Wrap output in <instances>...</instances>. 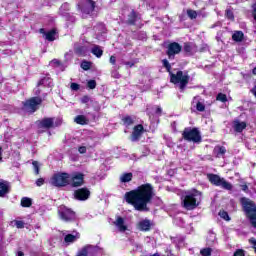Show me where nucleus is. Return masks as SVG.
<instances>
[{
	"label": "nucleus",
	"mask_w": 256,
	"mask_h": 256,
	"mask_svg": "<svg viewBox=\"0 0 256 256\" xmlns=\"http://www.w3.org/2000/svg\"><path fill=\"white\" fill-rule=\"evenodd\" d=\"M153 186L151 184H143L136 190L129 192V203L133 205L136 211H149V203L153 201L154 197Z\"/></svg>",
	"instance_id": "nucleus-1"
},
{
	"label": "nucleus",
	"mask_w": 256,
	"mask_h": 256,
	"mask_svg": "<svg viewBox=\"0 0 256 256\" xmlns=\"http://www.w3.org/2000/svg\"><path fill=\"white\" fill-rule=\"evenodd\" d=\"M162 65L168 73H170L171 83H174V85L179 84L181 91H185V87H187V84L189 83V75L183 74V71H178L176 74H173L171 72V64L167 59L162 60Z\"/></svg>",
	"instance_id": "nucleus-2"
},
{
	"label": "nucleus",
	"mask_w": 256,
	"mask_h": 256,
	"mask_svg": "<svg viewBox=\"0 0 256 256\" xmlns=\"http://www.w3.org/2000/svg\"><path fill=\"white\" fill-rule=\"evenodd\" d=\"M200 204L201 192L197 190L185 192V194L182 196V205L187 211H193V209H197Z\"/></svg>",
	"instance_id": "nucleus-3"
},
{
	"label": "nucleus",
	"mask_w": 256,
	"mask_h": 256,
	"mask_svg": "<svg viewBox=\"0 0 256 256\" xmlns=\"http://www.w3.org/2000/svg\"><path fill=\"white\" fill-rule=\"evenodd\" d=\"M71 182V175L65 172H59L53 175L51 178V183L54 187H67Z\"/></svg>",
	"instance_id": "nucleus-4"
},
{
	"label": "nucleus",
	"mask_w": 256,
	"mask_h": 256,
	"mask_svg": "<svg viewBox=\"0 0 256 256\" xmlns=\"http://www.w3.org/2000/svg\"><path fill=\"white\" fill-rule=\"evenodd\" d=\"M208 181L215 185L216 187H221L226 191H231L233 189V184L229 183L225 180V178H221L219 175L216 174H208L207 175Z\"/></svg>",
	"instance_id": "nucleus-5"
},
{
	"label": "nucleus",
	"mask_w": 256,
	"mask_h": 256,
	"mask_svg": "<svg viewBox=\"0 0 256 256\" xmlns=\"http://www.w3.org/2000/svg\"><path fill=\"white\" fill-rule=\"evenodd\" d=\"M183 139L185 141H190L192 143H201V132L197 128H185L182 133Z\"/></svg>",
	"instance_id": "nucleus-6"
},
{
	"label": "nucleus",
	"mask_w": 256,
	"mask_h": 256,
	"mask_svg": "<svg viewBox=\"0 0 256 256\" xmlns=\"http://www.w3.org/2000/svg\"><path fill=\"white\" fill-rule=\"evenodd\" d=\"M243 207L251 225L256 228V204L252 201H245Z\"/></svg>",
	"instance_id": "nucleus-7"
},
{
	"label": "nucleus",
	"mask_w": 256,
	"mask_h": 256,
	"mask_svg": "<svg viewBox=\"0 0 256 256\" xmlns=\"http://www.w3.org/2000/svg\"><path fill=\"white\" fill-rule=\"evenodd\" d=\"M42 102L43 100L41 98L33 97L24 102L23 111L26 113H35V111L39 109V105H41Z\"/></svg>",
	"instance_id": "nucleus-8"
},
{
	"label": "nucleus",
	"mask_w": 256,
	"mask_h": 256,
	"mask_svg": "<svg viewBox=\"0 0 256 256\" xmlns=\"http://www.w3.org/2000/svg\"><path fill=\"white\" fill-rule=\"evenodd\" d=\"M58 215L62 221L69 223L71 221H75L76 216L73 210L67 208V206H60L58 208Z\"/></svg>",
	"instance_id": "nucleus-9"
},
{
	"label": "nucleus",
	"mask_w": 256,
	"mask_h": 256,
	"mask_svg": "<svg viewBox=\"0 0 256 256\" xmlns=\"http://www.w3.org/2000/svg\"><path fill=\"white\" fill-rule=\"evenodd\" d=\"M81 13L82 15H93V11H95V1L92 0H85L81 6Z\"/></svg>",
	"instance_id": "nucleus-10"
},
{
	"label": "nucleus",
	"mask_w": 256,
	"mask_h": 256,
	"mask_svg": "<svg viewBox=\"0 0 256 256\" xmlns=\"http://www.w3.org/2000/svg\"><path fill=\"white\" fill-rule=\"evenodd\" d=\"M129 25H134L138 29L143 27V20L141 19V14L137 13L135 10H132L129 18Z\"/></svg>",
	"instance_id": "nucleus-11"
},
{
	"label": "nucleus",
	"mask_w": 256,
	"mask_h": 256,
	"mask_svg": "<svg viewBox=\"0 0 256 256\" xmlns=\"http://www.w3.org/2000/svg\"><path fill=\"white\" fill-rule=\"evenodd\" d=\"M143 133H145V128L143 127V125L138 124L134 126L132 135H131V141H133V143H137V141H141V137H143Z\"/></svg>",
	"instance_id": "nucleus-12"
},
{
	"label": "nucleus",
	"mask_w": 256,
	"mask_h": 256,
	"mask_svg": "<svg viewBox=\"0 0 256 256\" xmlns=\"http://www.w3.org/2000/svg\"><path fill=\"white\" fill-rule=\"evenodd\" d=\"M53 80L50 77H44L39 82L37 87L34 89L35 95L41 94V87H52Z\"/></svg>",
	"instance_id": "nucleus-13"
},
{
	"label": "nucleus",
	"mask_w": 256,
	"mask_h": 256,
	"mask_svg": "<svg viewBox=\"0 0 256 256\" xmlns=\"http://www.w3.org/2000/svg\"><path fill=\"white\" fill-rule=\"evenodd\" d=\"M90 195L91 192L87 188H80L74 191V197L78 201H87Z\"/></svg>",
	"instance_id": "nucleus-14"
},
{
	"label": "nucleus",
	"mask_w": 256,
	"mask_h": 256,
	"mask_svg": "<svg viewBox=\"0 0 256 256\" xmlns=\"http://www.w3.org/2000/svg\"><path fill=\"white\" fill-rule=\"evenodd\" d=\"M181 53V45H179V43L174 42L169 44L168 46V50H167V55L169 57V59H173L175 57V55Z\"/></svg>",
	"instance_id": "nucleus-15"
},
{
	"label": "nucleus",
	"mask_w": 256,
	"mask_h": 256,
	"mask_svg": "<svg viewBox=\"0 0 256 256\" xmlns=\"http://www.w3.org/2000/svg\"><path fill=\"white\" fill-rule=\"evenodd\" d=\"M84 176L81 173L73 174L72 177H70V184L72 187H81L83 185Z\"/></svg>",
	"instance_id": "nucleus-16"
},
{
	"label": "nucleus",
	"mask_w": 256,
	"mask_h": 256,
	"mask_svg": "<svg viewBox=\"0 0 256 256\" xmlns=\"http://www.w3.org/2000/svg\"><path fill=\"white\" fill-rule=\"evenodd\" d=\"M11 191V183L0 179V197H5V195H9Z\"/></svg>",
	"instance_id": "nucleus-17"
},
{
	"label": "nucleus",
	"mask_w": 256,
	"mask_h": 256,
	"mask_svg": "<svg viewBox=\"0 0 256 256\" xmlns=\"http://www.w3.org/2000/svg\"><path fill=\"white\" fill-rule=\"evenodd\" d=\"M81 235L77 231H73L71 234H66L64 237V243L66 245H71V243H75L77 239H79Z\"/></svg>",
	"instance_id": "nucleus-18"
},
{
	"label": "nucleus",
	"mask_w": 256,
	"mask_h": 256,
	"mask_svg": "<svg viewBox=\"0 0 256 256\" xmlns=\"http://www.w3.org/2000/svg\"><path fill=\"white\" fill-rule=\"evenodd\" d=\"M88 255L95 256V255H105L103 248L99 246H93L88 244Z\"/></svg>",
	"instance_id": "nucleus-19"
},
{
	"label": "nucleus",
	"mask_w": 256,
	"mask_h": 256,
	"mask_svg": "<svg viewBox=\"0 0 256 256\" xmlns=\"http://www.w3.org/2000/svg\"><path fill=\"white\" fill-rule=\"evenodd\" d=\"M114 225L120 233H125V231H127L125 219H123L122 217H117L116 221H114Z\"/></svg>",
	"instance_id": "nucleus-20"
},
{
	"label": "nucleus",
	"mask_w": 256,
	"mask_h": 256,
	"mask_svg": "<svg viewBox=\"0 0 256 256\" xmlns=\"http://www.w3.org/2000/svg\"><path fill=\"white\" fill-rule=\"evenodd\" d=\"M74 53L78 57H85L87 55V46H83L81 44H75Z\"/></svg>",
	"instance_id": "nucleus-21"
},
{
	"label": "nucleus",
	"mask_w": 256,
	"mask_h": 256,
	"mask_svg": "<svg viewBox=\"0 0 256 256\" xmlns=\"http://www.w3.org/2000/svg\"><path fill=\"white\" fill-rule=\"evenodd\" d=\"M40 33L44 35L46 41H55V35H57L55 29L46 32L45 29L41 28Z\"/></svg>",
	"instance_id": "nucleus-22"
},
{
	"label": "nucleus",
	"mask_w": 256,
	"mask_h": 256,
	"mask_svg": "<svg viewBox=\"0 0 256 256\" xmlns=\"http://www.w3.org/2000/svg\"><path fill=\"white\" fill-rule=\"evenodd\" d=\"M247 128V123L241 122L239 120H234L233 129L236 133H243V130Z\"/></svg>",
	"instance_id": "nucleus-23"
},
{
	"label": "nucleus",
	"mask_w": 256,
	"mask_h": 256,
	"mask_svg": "<svg viewBox=\"0 0 256 256\" xmlns=\"http://www.w3.org/2000/svg\"><path fill=\"white\" fill-rule=\"evenodd\" d=\"M225 153H227V149L224 146H215L213 150V154L218 159H221V157H225Z\"/></svg>",
	"instance_id": "nucleus-24"
},
{
	"label": "nucleus",
	"mask_w": 256,
	"mask_h": 256,
	"mask_svg": "<svg viewBox=\"0 0 256 256\" xmlns=\"http://www.w3.org/2000/svg\"><path fill=\"white\" fill-rule=\"evenodd\" d=\"M184 51L188 55H194V53H197V45L193 43H185L184 44Z\"/></svg>",
	"instance_id": "nucleus-25"
},
{
	"label": "nucleus",
	"mask_w": 256,
	"mask_h": 256,
	"mask_svg": "<svg viewBox=\"0 0 256 256\" xmlns=\"http://www.w3.org/2000/svg\"><path fill=\"white\" fill-rule=\"evenodd\" d=\"M193 107H195L196 111L203 112L205 111V104L201 101H199V97H194L192 101Z\"/></svg>",
	"instance_id": "nucleus-26"
},
{
	"label": "nucleus",
	"mask_w": 256,
	"mask_h": 256,
	"mask_svg": "<svg viewBox=\"0 0 256 256\" xmlns=\"http://www.w3.org/2000/svg\"><path fill=\"white\" fill-rule=\"evenodd\" d=\"M140 231H149L151 229V221L145 219L141 220L138 224Z\"/></svg>",
	"instance_id": "nucleus-27"
},
{
	"label": "nucleus",
	"mask_w": 256,
	"mask_h": 256,
	"mask_svg": "<svg viewBox=\"0 0 256 256\" xmlns=\"http://www.w3.org/2000/svg\"><path fill=\"white\" fill-rule=\"evenodd\" d=\"M92 55H95L98 59H101L103 57V49L99 45H94L91 49Z\"/></svg>",
	"instance_id": "nucleus-28"
},
{
	"label": "nucleus",
	"mask_w": 256,
	"mask_h": 256,
	"mask_svg": "<svg viewBox=\"0 0 256 256\" xmlns=\"http://www.w3.org/2000/svg\"><path fill=\"white\" fill-rule=\"evenodd\" d=\"M40 127H43L44 129H51V127H53V118H45L40 121Z\"/></svg>",
	"instance_id": "nucleus-29"
},
{
	"label": "nucleus",
	"mask_w": 256,
	"mask_h": 256,
	"mask_svg": "<svg viewBox=\"0 0 256 256\" xmlns=\"http://www.w3.org/2000/svg\"><path fill=\"white\" fill-rule=\"evenodd\" d=\"M244 37H245V34H243V31H236L232 35V39L236 43H241V41H243Z\"/></svg>",
	"instance_id": "nucleus-30"
},
{
	"label": "nucleus",
	"mask_w": 256,
	"mask_h": 256,
	"mask_svg": "<svg viewBox=\"0 0 256 256\" xmlns=\"http://www.w3.org/2000/svg\"><path fill=\"white\" fill-rule=\"evenodd\" d=\"M74 121L77 123V125H87V123H89V120L85 115L76 116Z\"/></svg>",
	"instance_id": "nucleus-31"
},
{
	"label": "nucleus",
	"mask_w": 256,
	"mask_h": 256,
	"mask_svg": "<svg viewBox=\"0 0 256 256\" xmlns=\"http://www.w3.org/2000/svg\"><path fill=\"white\" fill-rule=\"evenodd\" d=\"M120 187L125 189V183H129V173H125L120 177Z\"/></svg>",
	"instance_id": "nucleus-32"
},
{
	"label": "nucleus",
	"mask_w": 256,
	"mask_h": 256,
	"mask_svg": "<svg viewBox=\"0 0 256 256\" xmlns=\"http://www.w3.org/2000/svg\"><path fill=\"white\" fill-rule=\"evenodd\" d=\"M67 11H69V3L62 4L59 9L60 15H62L63 17H66Z\"/></svg>",
	"instance_id": "nucleus-33"
},
{
	"label": "nucleus",
	"mask_w": 256,
	"mask_h": 256,
	"mask_svg": "<svg viewBox=\"0 0 256 256\" xmlns=\"http://www.w3.org/2000/svg\"><path fill=\"white\" fill-rule=\"evenodd\" d=\"M33 205V201L29 197H23L21 199V206L22 207H31Z\"/></svg>",
	"instance_id": "nucleus-34"
},
{
	"label": "nucleus",
	"mask_w": 256,
	"mask_h": 256,
	"mask_svg": "<svg viewBox=\"0 0 256 256\" xmlns=\"http://www.w3.org/2000/svg\"><path fill=\"white\" fill-rule=\"evenodd\" d=\"M89 255V246L86 245L78 250L77 256H88Z\"/></svg>",
	"instance_id": "nucleus-35"
},
{
	"label": "nucleus",
	"mask_w": 256,
	"mask_h": 256,
	"mask_svg": "<svg viewBox=\"0 0 256 256\" xmlns=\"http://www.w3.org/2000/svg\"><path fill=\"white\" fill-rule=\"evenodd\" d=\"M215 241H217V236L215 235V233L210 232L207 238L208 245H211V243H215Z\"/></svg>",
	"instance_id": "nucleus-36"
},
{
	"label": "nucleus",
	"mask_w": 256,
	"mask_h": 256,
	"mask_svg": "<svg viewBox=\"0 0 256 256\" xmlns=\"http://www.w3.org/2000/svg\"><path fill=\"white\" fill-rule=\"evenodd\" d=\"M174 223L175 225H178V227H185V220L181 217H176Z\"/></svg>",
	"instance_id": "nucleus-37"
},
{
	"label": "nucleus",
	"mask_w": 256,
	"mask_h": 256,
	"mask_svg": "<svg viewBox=\"0 0 256 256\" xmlns=\"http://www.w3.org/2000/svg\"><path fill=\"white\" fill-rule=\"evenodd\" d=\"M219 217H221V219H224V221H231L229 213H227L225 210L219 212Z\"/></svg>",
	"instance_id": "nucleus-38"
},
{
	"label": "nucleus",
	"mask_w": 256,
	"mask_h": 256,
	"mask_svg": "<svg viewBox=\"0 0 256 256\" xmlns=\"http://www.w3.org/2000/svg\"><path fill=\"white\" fill-rule=\"evenodd\" d=\"M216 101H221V103H227V95H225L223 93H219L216 96Z\"/></svg>",
	"instance_id": "nucleus-39"
},
{
	"label": "nucleus",
	"mask_w": 256,
	"mask_h": 256,
	"mask_svg": "<svg viewBox=\"0 0 256 256\" xmlns=\"http://www.w3.org/2000/svg\"><path fill=\"white\" fill-rule=\"evenodd\" d=\"M187 15L190 19H197V11L195 10H187Z\"/></svg>",
	"instance_id": "nucleus-40"
},
{
	"label": "nucleus",
	"mask_w": 256,
	"mask_h": 256,
	"mask_svg": "<svg viewBox=\"0 0 256 256\" xmlns=\"http://www.w3.org/2000/svg\"><path fill=\"white\" fill-rule=\"evenodd\" d=\"M211 251H213L211 248H204L200 250V254L202 256H211Z\"/></svg>",
	"instance_id": "nucleus-41"
},
{
	"label": "nucleus",
	"mask_w": 256,
	"mask_h": 256,
	"mask_svg": "<svg viewBox=\"0 0 256 256\" xmlns=\"http://www.w3.org/2000/svg\"><path fill=\"white\" fill-rule=\"evenodd\" d=\"M81 68L84 70V71H89V69H91V63L90 62H87V61H83L81 63Z\"/></svg>",
	"instance_id": "nucleus-42"
},
{
	"label": "nucleus",
	"mask_w": 256,
	"mask_h": 256,
	"mask_svg": "<svg viewBox=\"0 0 256 256\" xmlns=\"http://www.w3.org/2000/svg\"><path fill=\"white\" fill-rule=\"evenodd\" d=\"M32 166H33L35 175H39V171H40L39 162L33 161Z\"/></svg>",
	"instance_id": "nucleus-43"
},
{
	"label": "nucleus",
	"mask_w": 256,
	"mask_h": 256,
	"mask_svg": "<svg viewBox=\"0 0 256 256\" xmlns=\"http://www.w3.org/2000/svg\"><path fill=\"white\" fill-rule=\"evenodd\" d=\"M130 245L133 247V251H141V245L135 241H130Z\"/></svg>",
	"instance_id": "nucleus-44"
},
{
	"label": "nucleus",
	"mask_w": 256,
	"mask_h": 256,
	"mask_svg": "<svg viewBox=\"0 0 256 256\" xmlns=\"http://www.w3.org/2000/svg\"><path fill=\"white\" fill-rule=\"evenodd\" d=\"M14 225L17 227V229H23L25 227V222L16 220L14 221Z\"/></svg>",
	"instance_id": "nucleus-45"
},
{
	"label": "nucleus",
	"mask_w": 256,
	"mask_h": 256,
	"mask_svg": "<svg viewBox=\"0 0 256 256\" xmlns=\"http://www.w3.org/2000/svg\"><path fill=\"white\" fill-rule=\"evenodd\" d=\"M88 89H95L97 87V82L95 80H89L87 83Z\"/></svg>",
	"instance_id": "nucleus-46"
},
{
	"label": "nucleus",
	"mask_w": 256,
	"mask_h": 256,
	"mask_svg": "<svg viewBox=\"0 0 256 256\" xmlns=\"http://www.w3.org/2000/svg\"><path fill=\"white\" fill-rule=\"evenodd\" d=\"M172 241H173V243H176V245L178 246V247H180L182 244H183V238H172Z\"/></svg>",
	"instance_id": "nucleus-47"
},
{
	"label": "nucleus",
	"mask_w": 256,
	"mask_h": 256,
	"mask_svg": "<svg viewBox=\"0 0 256 256\" xmlns=\"http://www.w3.org/2000/svg\"><path fill=\"white\" fill-rule=\"evenodd\" d=\"M226 17L227 19H230V21H233V19H235V16L233 15V11L231 10H226Z\"/></svg>",
	"instance_id": "nucleus-48"
},
{
	"label": "nucleus",
	"mask_w": 256,
	"mask_h": 256,
	"mask_svg": "<svg viewBox=\"0 0 256 256\" xmlns=\"http://www.w3.org/2000/svg\"><path fill=\"white\" fill-rule=\"evenodd\" d=\"M50 65H52L53 67H61V61H59L58 59H54L50 62Z\"/></svg>",
	"instance_id": "nucleus-49"
},
{
	"label": "nucleus",
	"mask_w": 256,
	"mask_h": 256,
	"mask_svg": "<svg viewBox=\"0 0 256 256\" xmlns=\"http://www.w3.org/2000/svg\"><path fill=\"white\" fill-rule=\"evenodd\" d=\"M109 63L115 67L117 65V57L115 55L110 56Z\"/></svg>",
	"instance_id": "nucleus-50"
},
{
	"label": "nucleus",
	"mask_w": 256,
	"mask_h": 256,
	"mask_svg": "<svg viewBox=\"0 0 256 256\" xmlns=\"http://www.w3.org/2000/svg\"><path fill=\"white\" fill-rule=\"evenodd\" d=\"M234 256H245V250L238 249L234 252Z\"/></svg>",
	"instance_id": "nucleus-51"
},
{
	"label": "nucleus",
	"mask_w": 256,
	"mask_h": 256,
	"mask_svg": "<svg viewBox=\"0 0 256 256\" xmlns=\"http://www.w3.org/2000/svg\"><path fill=\"white\" fill-rule=\"evenodd\" d=\"M78 152L81 153L82 155L87 153V146H80L78 148Z\"/></svg>",
	"instance_id": "nucleus-52"
},
{
	"label": "nucleus",
	"mask_w": 256,
	"mask_h": 256,
	"mask_svg": "<svg viewBox=\"0 0 256 256\" xmlns=\"http://www.w3.org/2000/svg\"><path fill=\"white\" fill-rule=\"evenodd\" d=\"M70 87H71L72 91H79V84H77L75 82L71 83Z\"/></svg>",
	"instance_id": "nucleus-53"
},
{
	"label": "nucleus",
	"mask_w": 256,
	"mask_h": 256,
	"mask_svg": "<svg viewBox=\"0 0 256 256\" xmlns=\"http://www.w3.org/2000/svg\"><path fill=\"white\" fill-rule=\"evenodd\" d=\"M43 183H45V180L43 178H40L36 181V185L37 187H41V185H43Z\"/></svg>",
	"instance_id": "nucleus-54"
},
{
	"label": "nucleus",
	"mask_w": 256,
	"mask_h": 256,
	"mask_svg": "<svg viewBox=\"0 0 256 256\" xmlns=\"http://www.w3.org/2000/svg\"><path fill=\"white\" fill-rule=\"evenodd\" d=\"M62 123H63V119L58 118V119L56 120V122H55V126H56V127H59V125H62Z\"/></svg>",
	"instance_id": "nucleus-55"
},
{
	"label": "nucleus",
	"mask_w": 256,
	"mask_h": 256,
	"mask_svg": "<svg viewBox=\"0 0 256 256\" xmlns=\"http://www.w3.org/2000/svg\"><path fill=\"white\" fill-rule=\"evenodd\" d=\"M89 101V96H84L82 99H81V103H87Z\"/></svg>",
	"instance_id": "nucleus-56"
},
{
	"label": "nucleus",
	"mask_w": 256,
	"mask_h": 256,
	"mask_svg": "<svg viewBox=\"0 0 256 256\" xmlns=\"http://www.w3.org/2000/svg\"><path fill=\"white\" fill-rule=\"evenodd\" d=\"M125 127H129V117L123 119Z\"/></svg>",
	"instance_id": "nucleus-57"
},
{
	"label": "nucleus",
	"mask_w": 256,
	"mask_h": 256,
	"mask_svg": "<svg viewBox=\"0 0 256 256\" xmlns=\"http://www.w3.org/2000/svg\"><path fill=\"white\" fill-rule=\"evenodd\" d=\"M162 112H163V110L161 109V107L157 106L156 115H161Z\"/></svg>",
	"instance_id": "nucleus-58"
},
{
	"label": "nucleus",
	"mask_w": 256,
	"mask_h": 256,
	"mask_svg": "<svg viewBox=\"0 0 256 256\" xmlns=\"http://www.w3.org/2000/svg\"><path fill=\"white\" fill-rule=\"evenodd\" d=\"M241 187H242V191H245V192L249 191V186H247V184H244Z\"/></svg>",
	"instance_id": "nucleus-59"
},
{
	"label": "nucleus",
	"mask_w": 256,
	"mask_h": 256,
	"mask_svg": "<svg viewBox=\"0 0 256 256\" xmlns=\"http://www.w3.org/2000/svg\"><path fill=\"white\" fill-rule=\"evenodd\" d=\"M124 200L126 201V203H129V192L125 193Z\"/></svg>",
	"instance_id": "nucleus-60"
},
{
	"label": "nucleus",
	"mask_w": 256,
	"mask_h": 256,
	"mask_svg": "<svg viewBox=\"0 0 256 256\" xmlns=\"http://www.w3.org/2000/svg\"><path fill=\"white\" fill-rule=\"evenodd\" d=\"M253 15H254V19L256 21V3L253 5Z\"/></svg>",
	"instance_id": "nucleus-61"
},
{
	"label": "nucleus",
	"mask_w": 256,
	"mask_h": 256,
	"mask_svg": "<svg viewBox=\"0 0 256 256\" xmlns=\"http://www.w3.org/2000/svg\"><path fill=\"white\" fill-rule=\"evenodd\" d=\"M142 1L143 5H149L151 3V0H140Z\"/></svg>",
	"instance_id": "nucleus-62"
},
{
	"label": "nucleus",
	"mask_w": 256,
	"mask_h": 256,
	"mask_svg": "<svg viewBox=\"0 0 256 256\" xmlns=\"http://www.w3.org/2000/svg\"><path fill=\"white\" fill-rule=\"evenodd\" d=\"M3 161V148L0 147V163Z\"/></svg>",
	"instance_id": "nucleus-63"
},
{
	"label": "nucleus",
	"mask_w": 256,
	"mask_h": 256,
	"mask_svg": "<svg viewBox=\"0 0 256 256\" xmlns=\"http://www.w3.org/2000/svg\"><path fill=\"white\" fill-rule=\"evenodd\" d=\"M25 254L23 253V251H18L17 252V256H24Z\"/></svg>",
	"instance_id": "nucleus-64"
}]
</instances>
